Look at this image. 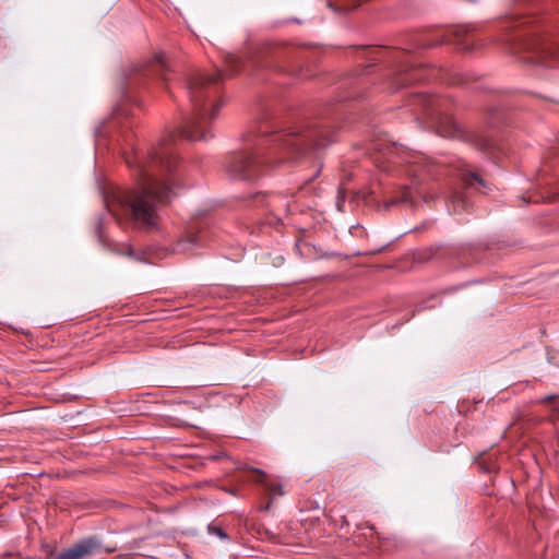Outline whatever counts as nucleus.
<instances>
[{
    "instance_id": "obj_6",
    "label": "nucleus",
    "mask_w": 559,
    "mask_h": 559,
    "mask_svg": "<svg viewBox=\"0 0 559 559\" xmlns=\"http://www.w3.org/2000/svg\"><path fill=\"white\" fill-rule=\"evenodd\" d=\"M318 135L317 131H309L307 134L299 135L294 139H283L282 138V151L285 150H300L302 146V154H306L308 148L311 146L312 148H319L323 146V143L318 141L316 138Z\"/></svg>"
},
{
    "instance_id": "obj_3",
    "label": "nucleus",
    "mask_w": 559,
    "mask_h": 559,
    "mask_svg": "<svg viewBox=\"0 0 559 559\" xmlns=\"http://www.w3.org/2000/svg\"><path fill=\"white\" fill-rule=\"evenodd\" d=\"M223 80V72L213 74L194 72L188 78L187 91L190 102V116L177 130V136L190 141L206 140L210 123L215 119L221 105L215 99L217 84Z\"/></svg>"
},
{
    "instance_id": "obj_12",
    "label": "nucleus",
    "mask_w": 559,
    "mask_h": 559,
    "mask_svg": "<svg viewBox=\"0 0 559 559\" xmlns=\"http://www.w3.org/2000/svg\"><path fill=\"white\" fill-rule=\"evenodd\" d=\"M397 202H401V203H407V202H411V192L406 189L402 192V195L401 198L397 200V199H394L390 202V205H393Z\"/></svg>"
},
{
    "instance_id": "obj_16",
    "label": "nucleus",
    "mask_w": 559,
    "mask_h": 559,
    "mask_svg": "<svg viewBox=\"0 0 559 559\" xmlns=\"http://www.w3.org/2000/svg\"><path fill=\"white\" fill-rule=\"evenodd\" d=\"M273 499H274V497H272L271 500L266 504L262 506L261 511L269 510L271 507V503L273 502Z\"/></svg>"
},
{
    "instance_id": "obj_20",
    "label": "nucleus",
    "mask_w": 559,
    "mask_h": 559,
    "mask_svg": "<svg viewBox=\"0 0 559 559\" xmlns=\"http://www.w3.org/2000/svg\"><path fill=\"white\" fill-rule=\"evenodd\" d=\"M287 135L293 136V135H296V133H295L294 131H290V130H289V131L287 132Z\"/></svg>"
},
{
    "instance_id": "obj_11",
    "label": "nucleus",
    "mask_w": 559,
    "mask_h": 559,
    "mask_svg": "<svg viewBox=\"0 0 559 559\" xmlns=\"http://www.w3.org/2000/svg\"><path fill=\"white\" fill-rule=\"evenodd\" d=\"M207 531H209L210 534L216 535V536H218L222 539H227L228 538V535L219 526L210 524L207 526Z\"/></svg>"
},
{
    "instance_id": "obj_4",
    "label": "nucleus",
    "mask_w": 559,
    "mask_h": 559,
    "mask_svg": "<svg viewBox=\"0 0 559 559\" xmlns=\"http://www.w3.org/2000/svg\"><path fill=\"white\" fill-rule=\"evenodd\" d=\"M277 51L278 47L276 40L261 41L260 44L250 47L246 52L227 53L225 57V63L230 74H236L242 69H251L252 71L266 69L275 64Z\"/></svg>"
},
{
    "instance_id": "obj_1",
    "label": "nucleus",
    "mask_w": 559,
    "mask_h": 559,
    "mask_svg": "<svg viewBox=\"0 0 559 559\" xmlns=\"http://www.w3.org/2000/svg\"><path fill=\"white\" fill-rule=\"evenodd\" d=\"M173 139L174 135L169 136L145 156L134 151L124 157L133 171L136 187L111 193L107 206L114 215L122 214L144 228L157 225L159 211L170 202L173 193L170 175L176 168V157L169 147Z\"/></svg>"
},
{
    "instance_id": "obj_8",
    "label": "nucleus",
    "mask_w": 559,
    "mask_h": 559,
    "mask_svg": "<svg viewBox=\"0 0 559 559\" xmlns=\"http://www.w3.org/2000/svg\"><path fill=\"white\" fill-rule=\"evenodd\" d=\"M168 70V66L165 60L164 53L156 55L151 63L145 68V74L159 75L164 80H168L165 75Z\"/></svg>"
},
{
    "instance_id": "obj_15",
    "label": "nucleus",
    "mask_w": 559,
    "mask_h": 559,
    "mask_svg": "<svg viewBox=\"0 0 559 559\" xmlns=\"http://www.w3.org/2000/svg\"><path fill=\"white\" fill-rule=\"evenodd\" d=\"M415 80H417V78H415L413 74H409V75H407L406 78L403 79V83L404 84H408V83H412Z\"/></svg>"
},
{
    "instance_id": "obj_10",
    "label": "nucleus",
    "mask_w": 559,
    "mask_h": 559,
    "mask_svg": "<svg viewBox=\"0 0 559 559\" xmlns=\"http://www.w3.org/2000/svg\"><path fill=\"white\" fill-rule=\"evenodd\" d=\"M462 179L466 186H472L474 182L485 186L484 180L476 173L473 171L463 175Z\"/></svg>"
},
{
    "instance_id": "obj_13",
    "label": "nucleus",
    "mask_w": 559,
    "mask_h": 559,
    "mask_svg": "<svg viewBox=\"0 0 559 559\" xmlns=\"http://www.w3.org/2000/svg\"><path fill=\"white\" fill-rule=\"evenodd\" d=\"M440 134L442 136H454L455 135V126L453 124L450 129L448 130H439Z\"/></svg>"
},
{
    "instance_id": "obj_21",
    "label": "nucleus",
    "mask_w": 559,
    "mask_h": 559,
    "mask_svg": "<svg viewBox=\"0 0 559 559\" xmlns=\"http://www.w3.org/2000/svg\"><path fill=\"white\" fill-rule=\"evenodd\" d=\"M463 49H466V50H467V49H469V46H468V45H465V46L463 47Z\"/></svg>"
},
{
    "instance_id": "obj_17",
    "label": "nucleus",
    "mask_w": 559,
    "mask_h": 559,
    "mask_svg": "<svg viewBox=\"0 0 559 559\" xmlns=\"http://www.w3.org/2000/svg\"><path fill=\"white\" fill-rule=\"evenodd\" d=\"M423 100L426 106H432V103H433L432 98L424 97Z\"/></svg>"
},
{
    "instance_id": "obj_9",
    "label": "nucleus",
    "mask_w": 559,
    "mask_h": 559,
    "mask_svg": "<svg viewBox=\"0 0 559 559\" xmlns=\"http://www.w3.org/2000/svg\"><path fill=\"white\" fill-rule=\"evenodd\" d=\"M251 479L255 483H259V484H262L266 487V490L272 493L273 492V489L269 488L267 487V484H266V475L260 471V469H253L252 471V477Z\"/></svg>"
},
{
    "instance_id": "obj_14",
    "label": "nucleus",
    "mask_w": 559,
    "mask_h": 559,
    "mask_svg": "<svg viewBox=\"0 0 559 559\" xmlns=\"http://www.w3.org/2000/svg\"><path fill=\"white\" fill-rule=\"evenodd\" d=\"M527 49H532V50H534V51H535V53H536V55H538V56H539V55H543V53H545V52H546V51H545V48H544V47H542V46H534V47H531V46H530V47H527Z\"/></svg>"
},
{
    "instance_id": "obj_7",
    "label": "nucleus",
    "mask_w": 559,
    "mask_h": 559,
    "mask_svg": "<svg viewBox=\"0 0 559 559\" xmlns=\"http://www.w3.org/2000/svg\"><path fill=\"white\" fill-rule=\"evenodd\" d=\"M202 243L203 236L191 231L176 242L174 251L177 253H187Z\"/></svg>"
},
{
    "instance_id": "obj_5",
    "label": "nucleus",
    "mask_w": 559,
    "mask_h": 559,
    "mask_svg": "<svg viewBox=\"0 0 559 559\" xmlns=\"http://www.w3.org/2000/svg\"><path fill=\"white\" fill-rule=\"evenodd\" d=\"M100 545L95 537L84 538L60 552L55 559H83L98 552Z\"/></svg>"
},
{
    "instance_id": "obj_2",
    "label": "nucleus",
    "mask_w": 559,
    "mask_h": 559,
    "mask_svg": "<svg viewBox=\"0 0 559 559\" xmlns=\"http://www.w3.org/2000/svg\"><path fill=\"white\" fill-rule=\"evenodd\" d=\"M254 152L239 150L227 155L225 169L231 179L252 181L274 169L280 151L278 120L262 111L257 121Z\"/></svg>"
},
{
    "instance_id": "obj_19",
    "label": "nucleus",
    "mask_w": 559,
    "mask_h": 559,
    "mask_svg": "<svg viewBox=\"0 0 559 559\" xmlns=\"http://www.w3.org/2000/svg\"><path fill=\"white\" fill-rule=\"evenodd\" d=\"M554 399H555L554 395H548V396L544 397L543 402H549V401H551Z\"/></svg>"
},
{
    "instance_id": "obj_18",
    "label": "nucleus",
    "mask_w": 559,
    "mask_h": 559,
    "mask_svg": "<svg viewBox=\"0 0 559 559\" xmlns=\"http://www.w3.org/2000/svg\"><path fill=\"white\" fill-rule=\"evenodd\" d=\"M488 146H489V144H488V142H487V141H484V142L480 144V148H481V150H486Z\"/></svg>"
}]
</instances>
